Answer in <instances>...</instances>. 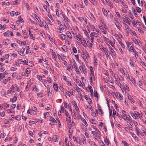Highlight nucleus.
Returning a JSON list of instances; mask_svg holds the SVG:
<instances>
[{
    "mask_svg": "<svg viewBox=\"0 0 146 146\" xmlns=\"http://www.w3.org/2000/svg\"><path fill=\"white\" fill-rule=\"evenodd\" d=\"M18 0H15V1H13L11 3V4L12 5H17L19 4V3L18 2Z\"/></svg>",
    "mask_w": 146,
    "mask_h": 146,
    "instance_id": "nucleus-32",
    "label": "nucleus"
},
{
    "mask_svg": "<svg viewBox=\"0 0 146 146\" xmlns=\"http://www.w3.org/2000/svg\"><path fill=\"white\" fill-rule=\"evenodd\" d=\"M90 71L91 74L90 75H94V72L93 70V68L92 66H90Z\"/></svg>",
    "mask_w": 146,
    "mask_h": 146,
    "instance_id": "nucleus-29",
    "label": "nucleus"
},
{
    "mask_svg": "<svg viewBox=\"0 0 146 146\" xmlns=\"http://www.w3.org/2000/svg\"><path fill=\"white\" fill-rule=\"evenodd\" d=\"M82 121L87 126H88V124L87 123L86 121L84 118H81Z\"/></svg>",
    "mask_w": 146,
    "mask_h": 146,
    "instance_id": "nucleus-39",
    "label": "nucleus"
},
{
    "mask_svg": "<svg viewBox=\"0 0 146 146\" xmlns=\"http://www.w3.org/2000/svg\"><path fill=\"white\" fill-rule=\"evenodd\" d=\"M62 49L65 52H66L67 51V46L66 45H64L62 47Z\"/></svg>",
    "mask_w": 146,
    "mask_h": 146,
    "instance_id": "nucleus-31",
    "label": "nucleus"
},
{
    "mask_svg": "<svg viewBox=\"0 0 146 146\" xmlns=\"http://www.w3.org/2000/svg\"><path fill=\"white\" fill-rule=\"evenodd\" d=\"M16 42L20 44H23V45H26V41H25L24 42H22L21 40H17L16 41Z\"/></svg>",
    "mask_w": 146,
    "mask_h": 146,
    "instance_id": "nucleus-13",
    "label": "nucleus"
},
{
    "mask_svg": "<svg viewBox=\"0 0 146 146\" xmlns=\"http://www.w3.org/2000/svg\"><path fill=\"white\" fill-rule=\"evenodd\" d=\"M115 25L118 29H120L121 27L120 25L119 24V23H115Z\"/></svg>",
    "mask_w": 146,
    "mask_h": 146,
    "instance_id": "nucleus-60",
    "label": "nucleus"
},
{
    "mask_svg": "<svg viewBox=\"0 0 146 146\" xmlns=\"http://www.w3.org/2000/svg\"><path fill=\"white\" fill-rule=\"evenodd\" d=\"M5 74L4 73H1L0 74V78L3 79L5 78Z\"/></svg>",
    "mask_w": 146,
    "mask_h": 146,
    "instance_id": "nucleus-56",
    "label": "nucleus"
},
{
    "mask_svg": "<svg viewBox=\"0 0 146 146\" xmlns=\"http://www.w3.org/2000/svg\"><path fill=\"white\" fill-rule=\"evenodd\" d=\"M73 65L74 68L75 69L76 71L77 72V69L78 70V68L77 66V63L75 62H74L73 63Z\"/></svg>",
    "mask_w": 146,
    "mask_h": 146,
    "instance_id": "nucleus-35",
    "label": "nucleus"
},
{
    "mask_svg": "<svg viewBox=\"0 0 146 146\" xmlns=\"http://www.w3.org/2000/svg\"><path fill=\"white\" fill-rule=\"evenodd\" d=\"M119 1L125 8H127V6L125 4V3L122 1L121 0H119Z\"/></svg>",
    "mask_w": 146,
    "mask_h": 146,
    "instance_id": "nucleus-26",
    "label": "nucleus"
},
{
    "mask_svg": "<svg viewBox=\"0 0 146 146\" xmlns=\"http://www.w3.org/2000/svg\"><path fill=\"white\" fill-rule=\"evenodd\" d=\"M102 38L103 40H104V41L106 44L107 42L109 41V39L108 38H107L106 37H105L104 36H102Z\"/></svg>",
    "mask_w": 146,
    "mask_h": 146,
    "instance_id": "nucleus-30",
    "label": "nucleus"
},
{
    "mask_svg": "<svg viewBox=\"0 0 146 146\" xmlns=\"http://www.w3.org/2000/svg\"><path fill=\"white\" fill-rule=\"evenodd\" d=\"M68 90H69V91L66 90L65 94L66 95L70 97V94L71 95H73V92L74 91L73 90L71 89H68Z\"/></svg>",
    "mask_w": 146,
    "mask_h": 146,
    "instance_id": "nucleus-6",
    "label": "nucleus"
},
{
    "mask_svg": "<svg viewBox=\"0 0 146 146\" xmlns=\"http://www.w3.org/2000/svg\"><path fill=\"white\" fill-rule=\"evenodd\" d=\"M129 77V79L134 84H135V80H134V79H133V78H130L129 77V76H128Z\"/></svg>",
    "mask_w": 146,
    "mask_h": 146,
    "instance_id": "nucleus-49",
    "label": "nucleus"
},
{
    "mask_svg": "<svg viewBox=\"0 0 146 146\" xmlns=\"http://www.w3.org/2000/svg\"><path fill=\"white\" fill-rule=\"evenodd\" d=\"M128 48L129 49V51H130L131 52H135V51H136L134 48L133 44L131 46H129Z\"/></svg>",
    "mask_w": 146,
    "mask_h": 146,
    "instance_id": "nucleus-10",
    "label": "nucleus"
},
{
    "mask_svg": "<svg viewBox=\"0 0 146 146\" xmlns=\"http://www.w3.org/2000/svg\"><path fill=\"white\" fill-rule=\"evenodd\" d=\"M17 70V68H15V67H12L11 68H10V70L11 71H15L16 70Z\"/></svg>",
    "mask_w": 146,
    "mask_h": 146,
    "instance_id": "nucleus-63",
    "label": "nucleus"
},
{
    "mask_svg": "<svg viewBox=\"0 0 146 146\" xmlns=\"http://www.w3.org/2000/svg\"><path fill=\"white\" fill-rule=\"evenodd\" d=\"M10 80V78L8 77L7 79L4 80L3 81V83L4 84H6L7 82Z\"/></svg>",
    "mask_w": 146,
    "mask_h": 146,
    "instance_id": "nucleus-25",
    "label": "nucleus"
},
{
    "mask_svg": "<svg viewBox=\"0 0 146 146\" xmlns=\"http://www.w3.org/2000/svg\"><path fill=\"white\" fill-rule=\"evenodd\" d=\"M60 38L62 40H65L66 39V35L63 34H62L60 35L59 36Z\"/></svg>",
    "mask_w": 146,
    "mask_h": 146,
    "instance_id": "nucleus-12",
    "label": "nucleus"
},
{
    "mask_svg": "<svg viewBox=\"0 0 146 146\" xmlns=\"http://www.w3.org/2000/svg\"><path fill=\"white\" fill-rule=\"evenodd\" d=\"M95 111L93 112L92 113V115L94 117H96L98 114V111L96 110H95Z\"/></svg>",
    "mask_w": 146,
    "mask_h": 146,
    "instance_id": "nucleus-28",
    "label": "nucleus"
},
{
    "mask_svg": "<svg viewBox=\"0 0 146 146\" xmlns=\"http://www.w3.org/2000/svg\"><path fill=\"white\" fill-rule=\"evenodd\" d=\"M119 70L123 74L125 75L126 76H129V75L127 74V72H125V71H126L125 69H123L122 68H119Z\"/></svg>",
    "mask_w": 146,
    "mask_h": 146,
    "instance_id": "nucleus-5",
    "label": "nucleus"
},
{
    "mask_svg": "<svg viewBox=\"0 0 146 146\" xmlns=\"http://www.w3.org/2000/svg\"><path fill=\"white\" fill-rule=\"evenodd\" d=\"M3 43H4L5 44L8 45L9 44L10 42V41L8 40H5L3 41Z\"/></svg>",
    "mask_w": 146,
    "mask_h": 146,
    "instance_id": "nucleus-33",
    "label": "nucleus"
},
{
    "mask_svg": "<svg viewBox=\"0 0 146 146\" xmlns=\"http://www.w3.org/2000/svg\"><path fill=\"white\" fill-rule=\"evenodd\" d=\"M99 34L98 33H96L95 32H93L91 33L90 34V37H92L94 38V37H98L99 36Z\"/></svg>",
    "mask_w": 146,
    "mask_h": 146,
    "instance_id": "nucleus-9",
    "label": "nucleus"
},
{
    "mask_svg": "<svg viewBox=\"0 0 146 146\" xmlns=\"http://www.w3.org/2000/svg\"><path fill=\"white\" fill-rule=\"evenodd\" d=\"M66 34L67 36L70 39H72V35L70 32H67L66 33Z\"/></svg>",
    "mask_w": 146,
    "mask_h": 146,
    "instance_id": "nucleus-23",
    "label": "nucleus"
},
{
    "mask_svg": "<svg viewBox=\"0 0 146 146\" xmlns=\"http://www.w3.org/2000/svg\"><path fill=\"white\" fill-rule=\"evenodd\" d=\"M130 113L131 116L133 117V118L136 119V116L135 115V113H133L132 111H130Z\"/></svg>",
    "mask_w": 146,
    "mask_h": 146,
    "instance_id": "nucleus-38",
    "label": "nucleus"
},
{
    "mask_svg": "<svg viewBox=\"0 0 146 146\" xmlns=\"http://www.w3.org/2000/svg\"><path fill=\"white\" fill-rule=\"evenodd\" d=\"M53 88L54 90L56 91L57 92L58 91V86L57 85V84H56L54 82L53 83Z\"/></svg>",
    "mask_w": 146,
    "mask_h": 146,
    "instance_id": "nucleus-19",
    "label": "nucleus"
},
{
    "mask_svg": "<svg viewBox=\"0 0 146 146\" xmlns=\"http://www.w3.org/2000/svg\"><path fill=\"white\" fill-rule=\"evenodd\" d=\"M34 110H28L27 111V113L29 114H30L31 115H32L33 113L34 112Z\"/></svg>",
    "mask_w": 146,
    "mask_h": 146,
    "instance_id": "nucleus-40",
    "label": "nucleus"
},
{
    "mask_svg": "<svg viewBox=\"0 0 146 146\" xmlns=\"http://www.w3.org/2000/svg\"><path fill=\"white\" fill-rule=\"evenodd\" d=\"M74 37L77 40L80 41L83 38L80 33H79L78 34H75Z\"/></svg>",
    "mask_w": 146,
    "mask_h": 146,
    "instance_id": "nucleus-4",
    "label": "nucleus"
},
{
    "mask_svg": "<svg viewBox=\"0 0 146 146\" xmlns=\"http://www.w3.org/2000/svg\"><path fill=\"white\" fill-rule=\"evenodd\" d=\"M72 51L73 52L75 53H77V50L76 48L75 47H73L72 48Z\"/></svg>",
    "mask_w": 146,
    "mask_h": 146,
    "instance_id": "nucleus-59",
    "label": "nucleus"
},
{
    "mask_svg": "<svg viewBox=\"0 0 146 146\" xmlns=\"http://www.w3.org/2000/svg\"><path fill=\"white\" fill-rule=\"evenodd\" d=\"M94 5L96 6L97 1L96 0H89Z\"/></svg>",
    "mask_w": 146,
    "mask_h": 146,
    "instance_id": "nucleus-24",
    "label": "nucleus"
},
{
    "mask_svg": "<svg viewBox=\"0 0 146 146\" xmlns=\"http://www.w3.org/2000/svg\"><path fill=\"white\" fill-rule=\"evenodd\" d=\"M115 40L112 37V39H111L110 40H109V41L107 42L106 44L107 45L108 47V48L110 47H111L110 45L112 47V48H115V45L114 44H115Z\"/></svg>",
    "mask_w": 146,
    "mask_h": 146,
    "instance_id": "nucleus-2",
    "label": "nucleus"
},
{
    "mask_svg": "<svg viewBox=\"0 0 146 146\" xmlns=\"http://www.w3.org/2000/svg\"><path fill=\"white\" fill-rule=\"evenodd\" d=\"M80 41H81L82 44L85 48L87 47V45L86 44L87 42L83 38H82Z\"/></svg>",
    "mask_w": 146,
    "mask_h": 146,
    "instance_id": "nucleus-8",
    "label": "nucleus"
},
{
    "mask_svg": "<svg viewBox=\"0 0 146 146\" xmlns=\"http://www.w3.org/2000/svg\"><path fill=\"white\" fill-rule=\"evenodd\" d=\"M65 112L66 115L67 117H70V116L69 115L68 113V112L67 111L65 110Z\"/></svg>",
    "mask_w": 146,
    "mask_h": 146,
    "instance_id": "nucleus-61",
    "label": "nucleus"
},
{
    "mask_svg": "<svg viewBox=\"0 0 146 146\" xmlns=\"http://www.w3.org/2000/svg\"><path fill=\"white\" fill-rule=\"evenodd\" d=\"M127 97L128 99L130 101L131 103H133L134 101L133 99L131 97L129 94H127Z\"/></svg>",
    "mask_w": 146,
    "mask_h": 146,
    "instance_id": "nucleus-15",
    "label": "nucleus"
},
{
    "mask_svg": "<svg viewBox=\"0 0 146 146\" xmlns=\"http://www.w3.org/2000/svg\"><path fill=\"white\" fill-rule=\"evenodd\" d=\"M93 77L94 78V75H90V84L91 85H92L93 83Z\"/></svg>",
    "mask_w": 146,
    "mask_h": 146,
    "instance_id": "nucleus-14",
    "label": "nucleus"
},
{
    "mask_svg": "<svg viewBox=\"0 0 146 146\" xmlns=\"http://www.w3.org/2000/svg\"><path fill=\"white\" fill-rule=\"evenodd\" d=\"M126 19H125V22L129 25H130L131 24V22L130 21V20L128 17H125Z\"/></svg>",
    "mask_w": 146,
    "mask_h": 146,
    "instance_id": "nucleus-27",
    "label": "nucleus"
},
{
    "mask_svg": "<svg viewBox=\"0 0 146 146\" xmlns=\"http://www.w3.org/2000/svg\"><path fill=\"white\" fill-rule=\"evenodd\" d=\"M131 135H132V137L134 138H135V139H136L137 137L136 136V135L133 132H131L130 133Z\"/></svg>",
    "mask_w": 146,
    "mask_h": 146,
    "instance_id": "nucleus-46",
    "label": "nucleus"
},
{
    "mask_svg": "<svg viewBox=\"0 0 146 146\" xmlns=\"http://www.w3.org/2000/svg\"><path fill=\"white\" fill-rule=\"evenodd\" d=\"M18 53L21 56H23L24 55L23 52L21 50H18L17 51Z\"/></svg>",
    "mask_w": 146,
    "mask_h": 146,
    "instance_id": "nucleus-41",
    "label": "nucleus"
},
{
    "mask_svg": "<svg viewBox=\"0 0 146 146\" xmlns=\"http://www.w3.org/2000/svg\"><path fill=\"white\" fill-rule=\"evenodd\" d=\"M82 57L84 59V60H85L86 61L87 60H88V59L87 58V56L85 54H83L82 55Z\"/></svg>",
    "mask_w": 146,
    "mask_h": 146,
    "instance_id": "nucleus-51",
    "label": "nucleus"
},
{
    "mask_svg": "<svg viewBox=\"0 0 146 146\" xmlns=\"http://www.w3.org/2000/svg\"><path fill=\"white\" fill-rule=\"evenodd\" d=\"M67 68V70L69 71H70V69L72 70L73 69V66L72 64H69L68 66H66Z\"/></svg>",
    "mask_w": 146,
    "mask_h": 146,
    "instance_id": "nucleus-22",
    "label": "nucleus"
},
{
    "mask_svg": "<svg viewBox=\"0 0 146 146\" xmlns=\"http://www.w3.org/2000/svg\"><path fill=\"white\" fill-rule=\"evenodd\" d=\"M63 79L66 82L68 83L71 86H72L71 84V81H69L68 79H67L66 77L65 76H64L63 77Z\"/></svg>",
    "mask_w": 146,
    "mask_h": 146,
    "instance_id": "nucleus-11",
    "label": "nucleus"
},
{
    "mask_svg": "<svg viewBox=\"0 0 146 146\" xmlns=\"http://www.w3.org/2000/svg\"><path fill=\"white\" fill-rule=\"evenodd\" d=\"M110 52V54L113 58H115L116 56V53L112 47L108 48Z\"/></svg>",
    "mask_w": 146,
    "mask_h": 146,
    "instance_id": "nucleus-3",
    "label": "nucleus"
},
{
    "mask_svg": "<svg viewBox=\"0 0 146 146\" xmlns=\"http://www.w3.org/2000/svg\"><path fill=\"white\" fill-rule=\"evenodd\" d=\"M125 120H129L130 122H132V121L131 119V117L130 116H126V117L123 118Z\"/></svg>",
    "mask_w": 146,
    "mask_h": 146,
    "instance_id": "nucleus-20",
    "label": "nucleus"
},
{
    "mask_svg": "<svg viewBox=\"0 0 146 146\" xmlns=\"http://www.w3.org/2000/svg\"><path fill=\"white\" fill-rule=\"evenodd\" d=\"M17 100L16 99V98H11L10 99L11 101L13 103L17 101Z\"/></svg>",
    "mask_w": 146,
    "mask_h": 146,
    "instance_id": "nucleus-62",
    "label": "nucleus"
},
{
    "mask_svg": "<svg viewBox=\"0 0 146 146\" xmlns=\"http://www.w3.org/2000/svg\"><path fill=\"white\" fill-rule=\"evenodd\" d=\"M51 54L54 59H56L57 58V56L55 52H52L51 53Z\"/></svg>",
    "mask_w": 146,
    "mask_h": 146,
    "instance_id": "nucleus-44",
    "label": "nucleus"
},
{
    "mask_svg": "<svg viewBox=\"0 0 146 146\" xmlns=\"http://www.w3.org/2000/svg\"><path fill=\"white\" fill-rule=\"evenodd\" d=\"M37 78L39 80L41 81H43V79L41 77V76L37 75Z\"/></svg>",
    "mask_w": 146,
    "mask_h": 146,
    "instance_id": "nucleus-53",
    "label": "nucleus"
},
{
    "mask_svg": "<svg viewBox=\"0 0 146 146\" xmlns=\"http://www.w3.org/2000/svg\"><path fill=\"white\" fill-rule=\"evenodd\" d=\"M65 22H66L67 23L69 22L70 21L69 19L65 15L63 17Z\"/></svg>",
    "mask_w": 146,
    "mask_h": 146,
    "instance_id": "nucleus-16",
    "label": "nucleus"
},
{
    "mask_svg": "<svg viewBox=\"0 0 146 146\" xmlns=\"http://www.w3.org/2000/svg\"><path fill=\"white\" fill-rule=\"evenodd\" d=\"M34 16L38 20V21L39 22H41V20H40L39 17L38 16H37L36 14H35Z\"/></svg>",
    "mask_w": 146,
    "mask_h": 146,
    "instance_id": "nucleus-58",
    "label": "nucleus"
},
{
    "mask_svg": "<svg viewBox=\"0 0 146 146\" xmlns=\"http://www.w3.org/2000/svg\"><path fill=\"white\" fill-rule=\"evenodd\" d=\"M78 19L81 22H82L84 21H86V19H85V20L84 19V18L82 17H79L78 18Z\"/></svg>",
    "mask_w": 146,
    "mask_h": 146,
    "instance_id": "nucleus-36",
    "label": "nucleus"
},
{
    "mask_svg": "<svg viewBox=\"0 0 146 146\" xmlns=\"http://www.w3.org/2000/svg\"><path fill=\"white\" fill-rule=\"evenodd\" d=\"M94 96L95 97H96L97 98H98V93L96 91H94Z\"/></svg>",
    "mask_w": 146,
    "mask_h": 146,
    "instance_id": "nucleus-48",
    "label": "nucleus"
},
{
    "mask_svg": "<svg viewBox=\"0 0 146 146\" xmlns=\"http://www.w3.org/2000/svg\"><path fill=\"white\" fill-rule=\"evenodd\" d=\"M4 35L5 36H9V31H7L5 32L4 33Z\"/></svg>",
    "mask_w": 146,
    "mask_h": 146,
    "instance_id": "nucleus-52",
    "label": "nucleus"
},
{
    "mask_svg": "<svg viewBox=\"0 0 146 146\" xmlns=\"http://www.w3.org/2000/svg\"><path fill=\"white\" fill-rule=\"evenodd\" d=\"M63 25L62 24L60 25L59 28L58 29L57 31L58 33H62V30L64 29Z\"/></svg>",
    "mask_w": 146,
    "mask_h": 146,
    "instance_id": "nucleus-7",
    "label": "nucleus"
},
{
    "mask_svg": "<svg viewBox=\"0 0 146 146\" xmlns=\"http://www.w3.org/2000/svg\"><path fill=\"white\" fill-rule=\"evenodd\" d=\"M55 11L56 16L58 17H60V15L59 13V12H58V9H56L55 10Z\"/></svg>",
    "mask_w": 146,
    "mask_h": 146,
    "instance_id": "nucleus-42",
    "label": "nucleus"
},
{
    "mask_svg": "<svg viewBox=\"0 0 146 146\" xmlns=\"http://www.w3.org/2000/svg\"><path fill=\"white\" fill-rule=\"evenodd\" d=\"M49 120L53 123H56V120L53 118L51 117L49 119Z\"/></svg>",
    "mask_w": 146,
    "mask_h": 146,
    "instance_id": "nucleus-43",
    "label": "nucleus"
},
{
    "mask_svg": "<svg viewBox=\"0 0 146 146\" xmlns=\"http://www.w3.org/2000/svg\"><path fill=\"white\" fill-rule=\"evenodd\" d=\"M122 143L124 146H129L128 143L125 141H123Z\"/></svg>",
    "mask_w": 146,
    "mask_h": 146,
    "instance_id": "nucleus-57",
    "label": "nucleus"
},
{
    "mask_svg": "<svg viewBox=\"0 0 146 146\" xmlns=\"http://www.w3.org/2000/svg\"><path fill=\"white\" fill-rule=\"evenodd\" d=\"M113 117H114V116L115 115H116L118 117H119V114L118 113L116 112V111L115 110H113Z\"/></svg>",
    "mask_w": 146,
    "mask_h": 146,
    "instance_id": "nucleus-34",
    "label": "nucleus"
},
{
    "mask_svg": "<svg viewBox=\"0 0 146 146\" xmlns=\"http://www.w3.org/2000/svg\"><path fill=\"white\" fill-rule=\"evenodd\" d=\"M99 49L104 52L107 58H110V56L109 54V52L108 49L104 47L102 45H100L99 46Z\"/></svg>",
    "mask_w": 146,
    "mask_h": 146,
    "instance_id": "nucleus-1",
    "label": "nucleus"
},
{
    "mask_svg": "<svg viewBox=\"0 0 146 146\" xmlns=\"http://www.w3.org/2000/svg\"><path fill=\"white\" fill-rule=\"evenodd\" d=\"M86 44L87 45V47H88L90 48H92L93 45L92 43H90L88 40Z\"/></svg>",
    "mask_w": 146,
    "mask_h": 146,
    "instance_id": "nucleus-18",
    "label": "nucleus"
},
{
    "mask_svg": "<svg viewBox=\"0 0 146 146\" xmlns=\"http://www.w3.org/2000/svg\"><path fill=\"white\" fill-rule=\"evenodd\" d=\"M89 16L90 19H91L93 21H95V18L94 16V15L90 12L89 15Z\"/></svg>",
    "mask_w": 146,
    "mask_h": 146,
    "instance_id": "nucleus-17",
    "label": "nucleus"
},
{
    "mask_svg": "<svg viewBox=\"0 0 146 146\" xmlns=\"http://www.w3.org/2000/svg\"><path fill=\"white\" fill-rule=\"evenodd\" d=\"M115 82L120 88H121L122 87V86L120 83V81H117Z\"/></svg>",
    "mask_w": 146,
    "mask_h": 146,
    "instance_id": "nucleus-54",
    "label": "nucleus"
},
{
    "mask_svg": "<svg viewBox=\"0 0 146 146\" xmlns=\"http://www.w3.org/2000/svg\"><path fill=\"white\" fill-rule=\"evenodd\" d=\"M72 104L75 107V108L77 106V103L75 101H72Z\"/></svg>",
    "mask_w": 146,
    "mask_h": 146,
    "instance_id": "nucleus-55",
    "label": "nucleus"
},
{
    "mask_svg": "<svg viewBox=\"0 0 146 146\" xmlns=\"http://www.w3.org/2000/svg\"><path fill=\"white\" fill-rule=\"evenodd\" d=\"M134 42L136 44H139V43L140 42V41L138 39H135L134 40Z\"/></svg>",
    "mask_w": 146,
    "mask_h": 146,
    "instance_id": "nucleus-47",
    "label": "nucleus"
},
{
    "mask_svg": "<svg viewBox=\"0 0 146 146\" xmlns=\"http://www.w3.org/2000/svg\"><path fill=\"white\" fill-rule=\"evenodd\" d=\"M31 72L30 68H27L25 70L26 73L27 74H29Z\"/></svg>",
    "mask_w": 146,
    "mask_h": 146,
    "instance_id": "nucleus-45",
    "label": "nucleus"
},
{
    "mask_svg": "<svg viewBox=\"0 0 146 146\" xmlns=\"http://www.w3.org/2000/svg\"><path fill=\"white\" fill-rule=\"evenodd\" d=\"M102 11L104 15L106 17H107L108 13L106 10L104 9H102Z\"/></svg>",
    "mask_w": 146,
    "mask_h": 146,
    "instance_id": "nucleus-21",
    "label": "nucleus"
},
{
    "mask_svg": "<svg viewBox=\"0 0 146 146\" xmlns=\"http://www.w3.org/2000/svg\"><path fill=\"white\" fill-rule=\"evenodd\" d=\"M136 9L138 13H140L141 11V9L138 7H136Z\"/></svg>",
    "mask_w": 146,
    "mask_h": 146,
    "instance_id": "nucleus-50",
    "label": "nucleus"
},
{
    "mask_svg": "<svg viewBox=\"0 0 146 146\" xmlns=\"http://www.w3.org/2000/svg\"><path fill=\"white\" fill-rule=\"evenodd\" d=\"M37 95L38 97L40 98H41L43 96V94L42 93H41L40 92L38 93L37 94Z\"/></svg>",
    "mask_w": 146,
    "mask_h": 146,
    "instance_id": "nucleus-64",
    "label": "nucleus"
},
{
    "mask_svg": "<svg viewBox=\"0 0 146 146\" xmlns=\"http://www.w3.org/2000/svg\"><path fill=\"white\" fill-rule=\"evenodd\" d=\"M114 78L115 79V82L117 81H120V80L117 75H115V77Z\"/></svg>",
    "mask_w": 146,
    "mask_h": 146,
    "instance_id": "nucleus-37",
    "label": "nucleus"
}]
</instances>
